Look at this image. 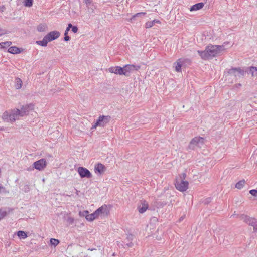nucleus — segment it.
I'll return each mask as SVG.
<instances>
[{
    "mask_svg": "<svg viewBox=\"0 0 257 257\" xmlns=\"http://www.w3.org/2000/svg\"><path fill=\"white\" fill-rule=\"evenodd\" d=\"M225 50L226 48L224 45H210L206 47L204 51H198V53L202 59L208 60L222 54Z\"/></svg>",
    "mask_w": 257,
    "mask_h": 257,
    "instance_id": "nucleus-1",
    "label": "nucleus"
},
{
    "mask_svg": "<svg viewBox=\"0 0 257 257\" xmlns=\"http://www.w3.org/2000/svg\"><path fill=\"white\" fill-rule=\"evenodd\" d=\"M20 117L19 109H14L4 112L2 115L4 120L7 122H14Z\"/></svg>",
    "mask_w": 257,
    "mask_h": 257,
    "instance_id": "nucleus-2",
    "label": "nucleus"
},
{
    "mask_svg": "<svg viewBox=\"0 0 257 257\" xmlns=\"http://www.w3.org/2000/svg\"><path fill=\"white\" fill-rule=\"evenodd\" d=\"M97 219L107 218L110 213V208L107 205H103L95 211Z\"/></svg>",
    "mask_w": 257,
    "mask_h": 257,
    "instance_id": "nucleus-3",
    "label": "nucleus"
},
{
    "mask_svg": "<svg viewBox=\"0 0 257 257\" xmlns=\"http://www.w3.org/2000/svg\"><path fill=\"white\" fill-rule=\"evenodd\" d=\"M111 120V117L109 115L100 116L96 122L92 126L91 130L95 129L97 126L104 127Z\"/></svg>",
    "mask_w": 257,
    "mask_h": 257,
    "instance_id": "nucleus-4",
    "label": "nucleus"
},
{
    "mask_svg": "<svg viewBox=\"0 0 257 257\" xmlns=\"http://www.w3.org/2000/svg\"><path fill=\"white\" fill-rule=\"evenodd\" d=\"M237 217H238L240 219L243 220V222L246 223L249 225L252 226L253 227V230L254 231H257V219L254 218L250 217L248 216L245 215H237Z\"/></svg>",
    "mask_w": 257,
    "mask_h": 257,
    "instance_id": "nucleus-5",
    "label": "nucleus"
},
{
    "mask_svg": "<svg viewBox=\"0 0 257 257\" xmlns=\"http://www.w3.org/2000/svg\"><path fill=\"white\" fill-rule=\"evenodd\" d=\"M245 71L240 68H232L228 71V73L231 76H234L236 78L242 77L245 73Z\"/></svg>",
    "mask_w": 257,
    "mask_h": 257,
    "instance_id": "nucleus-6",
    "label": "nucleus"
},
{
    "mask_svg": "<svg viewBox=\"0 0 257 257\" xmlns=\"http://www.w3.org/2000/svg\"><path fill=\"white\" fill-rule=\"evenodd\" d=\"M140 66L135 65H125L123 67V75L125 76H129L131 73L134 71H137L140 69Z\"/></svg>",
    "mask_w": 257,
    "mask_h": 257,
    "instance_id": "nucleus-7",
    "label": "nucleus"
},
{
    "mask_svg": "<svg viewBox=\"0 0 257 257\" xmlns=\"http://www.w3.org/2000/svg\"><path fill=\"white\" fill-rule=\"evenodd\" d=\"M204 143V139L200 137H196L192 139L189 145V148L194 149L196 146L201 147Z\"/></svg>",
    "mask_w": 257,
    "mask_h": 257,
    "instance_id": "nucleus-8",
    "label": "nucleus"
},
{
    "mask_svg": "<svg viewBox=\"0 0 257 257\" xmlns=\"http://www.w3.org/2000/svg\"><path fill=\"white\" fill-rule=\"evenodd\" d=\"M188 185L189 183L188 181H184L182 179L181 180L177 179L175 183L176 189L181 192L185 191L188 188Z\"/></svg>",
    "mask_w": 257,
    "mask_h": 257,
    "instance_id": "nucleus-9",
    "label": "nucleus"
},
{
    "mask_svg": "<svg viewBox=\"0 0 257 257\" xmlns=\"http://www.w3.org/2000/svg\"><path fill=\"white\" fill-rule=\"evenodd\" d=\"M47 164L45 159H41L33 163V167L39 171H42L46 168Z\"/></svg>",
    "mask_w": 257,
    "mask_h": 257,
    "instance_id": "nucleus-10",
    "label": "nucleus"
},
{
    "mask_svg": "<svg viewBox=\"0 0 257 257\" xmlns=\"http://www.w3.org/2000/svg\"><path fill=\"white\" fill-rule=\"evenodd\" d=\"M34 109V105L32 103L23 106L19 110L20 117H23L29 114L30 111Z\"/></svg>",
    "mask_w": 257,
    "mask_h": 257,
    "instance_id": "nucleus-11",
    "label": "nucleus"
},
{
    "mask_svg": "<svg viewBox=\"0 0 257 257\" xmlns=\"http://www.w3.org/2000/svg\"><path fill=\"white\" fill-rule=\"evenodd\" d=\"M77 172L81 178H90L92 177L90 172L85 168L79 167L78 168Z\"/></svg>",
    "mask_w": 257,
    "mask_h": 257,
    "instance_id": "nucleus-12",
    "label": "nucleus"
},
{
    "mask_svg": "<svg viewBox=\"0 0 257 257\" xmlns=\"http://www.w3.org/2000/svg\"><path fill=\"white\" fill-rule=\"evenodd\" d=\"M60 33L59 32L57 31H53L49 32L46 36L48 38V40H49V42H50L58 38L60 36Z\"/></svg>",
    "mask_w": 257,
    "mask_h": 257,
    "instance_id": "nucleus-13",
    "label": "nucleus"
},
{
    "mask_svg": "<svg viewBox=\"0 0 257 257\" xmlns=\"http://www.w3.org/2000/svg\"><path fill=\"white\" fill-rule=\"evenodd\" d=\"M108 71L109 72L113 73L116 74L123 75V67L120 66H113L109 68Z\"/></svg>",
    "mask_w": 257,
    "mask_h": 257,
    "instance_id": "nucleus-14",
    "label": "nucleus"
},
{
    "mask_svg": "<svg viewBox=\"0 0 257 257\" xmlns=\"http://www.w3.org/2000/svg\"><path fill=\"white\" fill-rule=\"evenodd\" d=\"M148 208V204L146 201H142L141 204L138 206V210L140 213H144Z\"/></svg>",
    "mask_w": 257,
    "mask_h": 257,
    "instance_id": "nucleus-15",
    "label": "nucleus"
},
{
    "mask_svg": "<svg viewBox=\"0 0 257 257\" xmlns=\"http://www.w3.org/2000/svg\"><path fill=\"white\" fill-rule=\"evenodd\" d=\"M105 166L101 163H98L95 166V172H98L99 174H103L105 171Z\"/></svg>",
    "mask_w": 257,
    "mask_h": 257,
    "instance_id": "nucleus-16",
    "label": "nucleus"
},
{
    "mask_svg": "<svg viewBox=\"0 0 257 257\" xmlns=\"http://www.w3.org/2000/svg\"><path fill=\"white\" fill-rule=\"evenodd\" d=\"M204 6V4L203 3H198L191 6L190 8V11H194L200 10Z\"/></svg>",
    "mask_w": 257,
    "mask_h": 257,
    "instance_id": "nucleus-17",
    "label": "nucleus"
},
{
    "mask_svg": "<svg viewBox=\"0 0 257 257\" xmlns=\"http://www.w3.org/2000/svg\"><path fill=\"white\" fill-rule=\"evenodd\" d=\"M23 82L19 78H16L14 80V87L16 89H20L22 86Z\"/></svg>",
    "mask_w": 257,
    "mask_h": 257,
    "instance_id": "nucleus-18",
    "label": "nucleus"
},
{
    "mask_svg": "<svg viewBox=\"0 0 257 257\" xmlns=\"http://www.w3.org/2000/svg\"><path fill=\"white\" fill-rule=\"evenodd\" d=\"M183 61L181 59H179L177 62L174 63V65L175 68V70L177 72H181V65Z\"/></svg>",
    "mask_w": 257,
    "mask_h": 257,
    "instance_id": "nucleus-19",
    "label": "nucleus"
},
{
    "mask_svg": "<svg viewBox=\"0 0 257 257\" xmlns=\"http://www.w3.org/2000/svg\"><path fill=\"white\" fill-rule=\"evenodd\" d=\"M48 42H49V41L48 40V38L46 36H45L42 40L37 41L36 43L39 45L45 47L47 45Z\"/></svg>",
    "mask_w": 257,
    "mask_h": 257,
    "instance_id": "nucleus-20",
    "label": "nucleus"
},
{
    "mask_svg": "<svg viewBox=\"0 0 257 257\" xmlns=\"http://www.w3.org/2000/svg\"><path fill=\"white\" fill-rule=\"evenodd\" d=\"M8 51V52L14 54H18L21 52L20 49L16 46H12L9 47Z\"/></svg>",
    "mask_w": 257,
    "mask_h": 257,
    "instance_id": "nucleus-21",
    "label": "nucleus"
},
{
    "mask_svg": "<svg viewBox=\"0 0 257 257\" xmlns=\"http://www.w3.org/2000/svg\"><path fill=\"white\" fill-rule=\"evenodd\" d=\"M86 219L89 221H92L94 219H97L95 212L94 211L93 213L90 214L88 213L87 216H86Z\"/></svg>",
    "mask_w": 257,
    "mask_h": 257,
    "instance_id": "nucleus-22",
    "label": "nucleus"
},
{
    "mask_svg": "<svg viewBox=\"0 0 257 257\" xmlns=\"http://www.w3.org/2000/svg\"><path fill=\"white\" fill-rule=\"evenodd\" d=\"M17 235L20 239H25L27 237V233L23 231H18L17 232Z\"/></svg>",
    "mask_w": 257,
    "mask_h": 257,
    "instance_id": "nucleus-23",
    "label": "nucleus"
},
{
    "mask_svg": "<svg viewBox=\"0 0 257 257\" xmlns=\"http://www.w3.org/2000/svg\"><path fill=\"white\" fill-rule=\"evenodd\" d=\"M249 73L251 74L252 77L257 76V68L255 67H249Z\"/></svg>",
    "mask_w": 257,
    "mask_h": 257,
    "instance_id": "nucleus-24",
    "label": "nucleus"
},
{
    "mask_svg": "<svg viewBox=\"0 0 257 257\" xmlns=\"http://www.w3.org/2000/svg\"><path fill=\"white\" fill-rule=\"evenodd\" d=\"M47 29V25L45 24H40L37 27V30L39 32H44Z\"/></svg>",
    "mask_w": 257,
    "mask_h": 257,
    "instance_id": "nucleus-25",
    "label": "nucleus"
},
{
    "mask_svg": "<svg viewBox=\"0 0 257 257\" xmlns=\"http://www.w3.org/2000/svg\"><path fill=\"white\" fill-rule=\"evenodd\" d=\"M245 183V181L244 180H241L236 184L235 187L240 189L244 186Z\"/></svg>",
    "mask_w": 257,
    "mask_h": 257,
    "instance_id": "nucleus-26",
    "label": "nucleus"
},
{
    "mask_svg": "<svg viewBox=\"0 0 257 257\" xmlns=\"http://www.w3.org/2000/svg\"><path fill=\"white\" fill-rule=\"evenodd\" d=\"M12 44V42L11 41H6L5 42L0 43V48H5L6 47H9Z\"/></svg>",
    "mask_w": 257,
    "mask_h": 257,
    "instance_id": "nucleus-27",
    "label": "nucleus"
},
{
    "mask_svg": "<svg viewBox=\"0 0 257 257\" xmlns=\"http://www.w3.org/2000/svg\"><path fill=\"white\" fill-rule=\"evenodd\" d=\"M7 215V211L4 209L0 208V220L4 218Z\"/></svg>",
    "mask_w": 257,
    "mask_h": 257,
    "instance_id": "nucleus-28",
    "label": "nucleus"
},
{
    "mask_svg": "<svg viewBox=\"0 0 257 257\" xmlns=\"http://www.w3.org/2000/svg\"><path fill=\"white\" fill-rule=\"evenodd\" d=\"M59 243V241L58 239L51 238L50 239V243L51 245H54V246H57Z\"/></svg>",
    "mask_w": 257,
    "mask_h": 257,
    "instance_id": "nucleus-29",
    "label": "nucleus"
},
{
    "mask_svg": "<svg viewBox=\"0 0 257 257\" xmlns=\"http://www.w3.org/2000/svg\"><path fill=\"white\" fill-rule=\"evenodd\" d=\"M146 14V13L145 12H140L138 13L133 16H132V18H131V20H133L134 18L136 17H141L142 16H144Z\"/></svg>",
    "mask_w": 257,
    "mask_h": 257,
    "instance_id": "nucleus-30",
    "label": "nucleus"
},
{
    "mask_svg": "<svg viewBox=\"0 0 257 257\" xmlns=\"http://www.w3.org/2000/svg\"><path fill=\"white\" fill-rule=\"evenodd\" d=\"M33 5V0H25L24 2V6L26 7H30Z\"/></svg>",
    "mask_w": 257,
    "mask_h": 257,
    "instance_id": "nucleus-31",
    "label": "nucleus"
},
{
    "mask_svg": "<svg viewBox=\"0 0 257 257\" xmlns=\"http://www.w3.org/2000/svg\"><path fill=\"white\" fill-rule=\"evenodd\" d=\"M89 213L88 211L85 210L84 211H80L79 212V215L80 217H85L87 216V214Z\"/></svg>",
    "mask_w": 257,
    "mask_h": 257,
    "instance_id": "nucleus-32",
    "label": "nucleus"
},
{
    "mask_svg": "<svg viewBox=\"0 0 257 257\" xmlns=\"http://www.w3.org/2000/svg\"><path fill=\"white\" fill-rule=\"evenodd\" d=\"M154 23L152 21H148L146 23L145 27L146 28H149L152 27L154 25Z\"/></svg>",
    "mask_w": 257,
    "mask_h": 257,
    "instance_id": "nucleus-33",
    "label": "nucleus"
},
{
    "mask_svg": "<svg viewBox=\"0 0 257 257\" xmlns=\"http://www.w3.org/2000/svg\"><path fill=\"white\" fill-rule=\"evenodd\" d=\"M133 238L134 236L132 234H128L125 240L127 242H131L133 240Z\"/></svg>",
    "mask_w": 257,
    "mask_h": 257,
    "instance_id": "nucleus-34",
    "label": "nucleus"
},
{
    "mask_svg": "<svg viewBox=\"0 0 257 257\" xmlns=\"http://www.w3.org/2000/svg\"><path fill=\"white\" fill-rule=\"evenodd\" d=\"M2 192L6 193V191L5 188L1 184H0V193H1Z\"/></svg>",
    "mask_w": 257,
    "mask_h": 257,
    "instance_id": "nucleus-35",
    "label": "nucleus"
},
{
    "mask_svg": "<svg viewBox=\"0 0 257 257\" xmlns=\"http://www.w3.org/2000/svg\"><path fill=\"white\" fill-rule=\"evenodd\" d=\"M179 177H180V180H181L182 179L184 180V179L186 177V174L184 173H182V174H181L180 175Z\"/></svg>",
    "mask_w": 257,
    "mask_h": 257,
    "instance_id": "nucleus-36",
    "label": "nucleus"
},
{
    "mask_svg": "<svg viewBox=\"0 0 257 257\" xmlns=\"http://www.w3.org/2000/svg\"><path fill=\"white\" fill-rule=\"evenodd\" d=\"M211 201V198H206L204 201V203L205 204H207L208 203H209Z\"/></svg>",
    "mask_w": 257,
    "mask_h": 257,
    "instance_id": "nucleus-37",
    "label": "nucleus"
},
{
    "mask_svg": "<svg viewBox=\"0 0 257 257\" xmlns=\"http://www.w3.org/2000/svg\"><path fill=\"white\" fill-rule=\"evenodd\" d=\"M78 29L77 26H74L72 28V31L74 33H76L78 32Z\"/></svg>",
    "mask_w": 257,
    "mask_h": 257,
    "instance_id": "nucleus-38",
    "label": "nucleus"
},
{
    "mask_svg": "<svg viewBox=\"0 0 257 257\" xmlns=\"http://www.w3.org/2000/svg\"><path fill=\"white\" fill-rule=\"evenodd\" d=\"M64 39L65 41H68L70 40V37L68 35H64Z\"/></svg>",
    "mask_w": 257,
    "mask_h": 257,
    "instance_id": "nucleus-39",
    "label": "nucleus"
},
{
    "mask_svg": "<svg viewBox=\"0 0 257 257\" xmlns=\"http://www.w3.org/2000/svg\"><path fill=\"white\" fill-rule=\"evenodd\" d=\"M126 245L128 247H131L133 246V243L132 242V241L127 242Z\"/></svg>",
    "mask_w": 257,
    "mask_h": 257,
    "instance_id": "nucleus-40",
    "label": "nucleus"
},
{
    "mask_svg": "<svg viewBox=\"0 0 257 257\" xmlns=\"http://www.w3.org/2000/svg\"><path fill=\"white\" fill-rule=\"evenodd\" d=\"M73 27V26L70 23L68 25V27H67V28H69V29L70 30V28H72Z\"/></svg>",
    "mask_w": 257,
    "mask_h": 257,
    "instance_id": "nucleus-41",
    "label": "nucleus"
},
{
    "mask_svg": "<svg viewBox=\"0 0 257 257\" xmlns=\"http://www.w3.org/2000/svg\"><path fill=\"white\" fill-rule=\"evenodd\" d=\"M152 21L153 22L154 24H155V23H160V21L158 20H154Z\"/></svg>",
    "mask_w": 257,
    "mask_h": 257,
    "instance_id": "nucleus-42",
    "label": "nucleus"
},
{
    "mask_svg": "<svg viewBox=\"0 0 257 257\" xmlns=\"http://www.w3.org/2000/svg\"><path fill=\"white\" fill-rule=\"evenodd\" d=\"M69 30V28H66L65 31L64 35H68V33Z\"/></svg>",
    "mask_w": 257,
    "mask_h": 257,
    "instance_id": "nucleus-43",
    "label": "nucleus"
},
{
    "mask_svg": "<svg viewBox=\"0 0 257 257\" xmlns=\"http://www.w3.org/2000/svg\"><path fill=\"white\" fill-rule=\"evenodd\" d=\"M68 220H69V221L70 222H71V223H73V221H74V219H73V218H71V217H70V218H69Z\"/></svg>",
    "mask_w": 257,
    "mask_h": 257,
    "instance_id": "nucleus-44",
    "label": "nucleus"
},
{
    "mask_svg": "<svg viewBox=\"0 0 257 257\" xmlns=\"http://www.w3.org/2000/svg\"><path fill=\"white\" fill-rule=\"evenodd\" d=\"M73 190L76 191V193L77 195H78L79 191L76 190L75 188H73Z\"/></svg>",
    "mask_w": 257,
    "mask_h": 257,
    "instance_id": "nucleus-45",
    "label": "nucleus"
},
{
    "mask_svg": "<svg viewBox=\"0 0 257 257\" xmlns=\"http://www.w3.org/2000/svg\"><path fill=\"white\" fill-rule=\"evenodd\" d=\"M85 2L86 4H90L91 2V0H85Z\"/></svg>",
    "mask_w": 257,
    "mask_h": 257,
    "instance_id": "nucleus-46",
    "label": "nucleus"
},
{
    "mask_svg": "<svg viewBox=\"0 0 257 257\" xmlns=\"http://www.w3.org/2000/svg\"><path fill=\"white\" fill-rule=\"evenodd\" d=\"M66 196L70 197L71 196H73V195L72 194H66Z\"/></svg>",
    "mask_w": 257,
    "mask_h": 257,
    "instance_id": "nucleus-47",
    "label": "nucleus"
},
{
    "mask_svg": "<svg viewBox=\"0 0 257 257\" xmlns=\"http://www.w3.org/2000/svg\"><path fill=\"white\" fill-rule=\"evenodd\" d=\"M184 219V217L183 216H182L180 219V221H181L182 220H183Z\"/></svg>",
    "mask_w": 257,
    "mask_h": 257,
    "instance_id": "nucleus-48",
    "label": "nucleus"
},
{
    "mask_svg": "<svg viewBox=\"0 0 257 257\" xmlns=\"http://www.w3.org/2000/svg\"><path fill=\"white\" fill-rule=\"evenodd\" d=\"M88 250H90V251H93V250H96V249H90V248H89Z\"/></svg>",
    "mask_w": 257,
    "mask_h": 257,
    "instance_id": "nucleus-49",
    "label": "nucleus"
},
{
    "mask_svg": "<svg viewBox=\"0 0 257 257\" xmlns=\"http://www.w3.org/2000/svg\"><path fill=\"white\" fill-rule=\"evenodd\" d=\"M3 34H4V33H3V32L0 33V35H3Z\"/></svg>",
    "mask_w": 257,
    "mask_h": 257,
    "instance_id": "nucleus-50",
    "label": "nucleus"
},
{
    "mask_svg": "<svg viewBox=\"0 0 257 257\" xmlns=\"http://www.w3.org/2000/svg\"><path fill=\"white\" fill-rule=\"evenodd\" d=\"M235 215V214H233V215H232L231 216H234Z\"/></svg>",
    "mask_w": 257,
    "mask_h": 257,
    "instance_id": "nucleus-51",
    "label": "nucleus"
},
{
    "mask_svg": "<svg viewBox=\"0 0 257 257\" xmlns=\"http://www.w3.org/2000/svg\"><path fill=\"white\" fill-rule=\"evenodd\" d=\"M241 86V84H238V86Z\"/></svg>",
    "mask_w": 257,
    "mask_h": 257,
    "instance_id": "nucleus-52",
    "label": "nucleus"
},
{
    "mask_svg": "<svg viewBox=\"0 0 257 257\" xmlns=\"http://www.w3.org/2000/svg\"><path fill=\"white\" fill-rule=\"evenodd\" d=\"M112 255H113V256H115V253H113V254H112Z\"/></svg>",
    "mask_w": 257,
    "mask_h": 257,
    "instance_id": "nucleus-53",
    "label": "nucleus"
}]
</instances>
